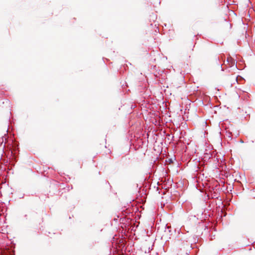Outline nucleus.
Returning <instances> with one entry per match:
<instances>
[{"mask_svg":"<svg viewBox=\"0 0 255 255\" xmlns=\"http://www.w3.org/2000/svg\"><path fill=\"white\" fill-rule=\"evenodd\" d=\"M226 62L229 67H232L235 64V60L230 56L227 57Z\"/></svg>","mask_w":255,"mask_h":255,"instance_id":"obj_1","label":"nucleus"},{"mask_svg":"<svg viewBox=\"0 0 255 255\" xmlns=\"http://www.w3.org/2000/svg\"><path fill=\"white\" fill-rule=\"evenodd\" d=\"M233 80L234 81V82L233 83V84H235V82L236 83H238V77H234L233 78Z\"/></svg>","mask_w":255,"mask_h":255,"instance_id":"obj_2","label":"nucleus"}]
</instances>
